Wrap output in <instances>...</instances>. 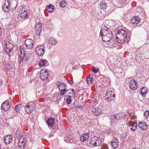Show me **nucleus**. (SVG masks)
Returning <instances> with one entry per match:
<instances>
[{"instance_id":"nucleus-51","label":"nucleus","mask_w":149,"mask_h":149,"mask_svg":"<svg viewBox=\"0 0 149 149\" xmlns=\"http://www.w3.org/2000/svg\"><path fill=\"white\" fill-rule=\"evenodd\" d=\"M130 138H131V139H132L133 140H134L135 139L134 137L132 136V137H130Z\"/></svg>"},{"instance_id":"nucleus-21","label":"nucleus","mask_w":149,"mask_h":149,"mask_svg":"<svg viewBox=\"0 0 149 149\" xmlns=\"http://www.w3.org/2000/svg\"><path fill=\"white\" fill-rule=\"evenodd\" d=\"M106 1L103 0L101 2L100 4V8L101 9L104 10L106 9L107 6V3Z\"/></svg>"},{"instance_id":"nucleus-24","label":"nucleus","mask_w":149,"mask_h":149,"mask_svg":"<svg viewBox=\"0 0 149 149\" xmlns=\"http://www.w3.org/2000/svg\"><path fill=\"white\" fill-rule=\"evenodd\" d=\"M61 96L65 95V97L69 96V95H71V96H74V94L73 93H71L70 92V90L65 89L64 92V94L63 95L60 94Z\"/></svg>"},{"instance_id":"nucleus-38","label":"nucleus","mask_w":149,"mask_h":149,"mask_svg":"<svg viewBox=\"0 0 149 149\" xmlns=\"http://www.w3.org/2000/svg\"><path fill=\"white\" fill-rule=\"evenodd\" d=\"M72 97V96L71 95H69V96L67 97L66 98V101L67 103L68 104H70L71 102V98Z\"/></svg>"},{"instance_id":"nucleus-1","label":"nucleus","mask_w":149,"mask_h":149,"mask_svg":"<svg viewBox=\"0 0 149 149\" xmlns=\"http://www.w3.org/2000/svg\"><path fill=\"white\" fill-rule=\"evenodd\" d=\"M116 36L117 41L119 43H128L130 41V33L123 29L118 30Z\"/></svg>"},{"instance_id":"nucleus-53","label":"nucleus","mask_w":149,"mask_h":149,"mask_svg":"<svg viewBox=\"0 0 149 149\" xmlns=\"http://www.w3.org/2000/svg\"><path fill=\"white\" fill-rule=\"evenodd\" d=\"M16 7H17V6H16L15 7V8H14V10L15 9H16Z\"/></svg>"},{"instance_id":"nucleus-4","label":"nucleus","mask_w":149,"mask_h":149,"mask_svg":"<svg viewBox=\"0 0 149 149\" xmlns=\"http://www.w3.org/2000/svg\"><path fill=\"white\" fill-rule=\"evenodd\" d=\"M122 114V113H119L111 115L110 116L111 123L114 125L116 124L122 118H125V116Z\"/></svg>"},{"instance_id":"nucleus-26","label":"nucleus","mask_w":149,"mask_h":149,"mask_svg":"<svg viewBox=\"0 0 149 149\" xmlns=\"http://www.w3.org/2000/svg\"><path fill=\"white\" fill-rule=\"evenodd\" d=\"M89 137L88 134L87 133L82 134L80 137V140L82 142L86 141L88 139Z\"/></svg>"},{"instance_id":"nucleus-2","label":"nucleus","mask_w":149,"mask_h":149,"mask_svg":"<svg viewBox=\"0 0 149 149\" xmlns=\"http://www.w3.org/2000/svg\"><path fill=\"white\" fill-rule=\"evenodd\" d=\"M21 54L19 56V63L25 64L27 63L30 58V54L29 53H26L24 49L20 50Z\"/></svg>"},{"instance_id":"nucleus-33","label":"nucleus","mask_w":149,"mask_h":149,"mask_svg":"<svg viewBox=\"0 0 149 149\" xmlns=\"http://www.w3.org/2000/svg\"><path fill=\"white\" fill-rule=\"evenodd\" d=\"M132 123H130V126L131 127V129L133 131H134L137 128V124L136 122L133 123L132 122Z\"/></svg>"},{"instance_id":"nucleus-23","label":"nucleus","mask_w":149,"mask_h":149,"mask_svg":"<svg viewBox=\"0 0 149 149\" xmlns=\"http://www.w3.org/2000/svg\"><path fill=\"white\" fill-rule=\"evenodd\" d=\"M55 119L53 118H50L48 119L46 121V123L47 125L50 127H52L54 125V122Z\"/></svg>"},{"instance_id":"nucleus-41","label":"nucleus","mask_w":149,"mask_h":149,"mask_svg":"<svg viewBox=\"0 0 149 149\" xmlns=\"http://www.w3.org/2000/svg\"><path fill=\"white\" fill-rule=\"evenodd\" d=\"M92 70L93 72L96 74L98 72L99 70V68H97L94 66H93L92 68Z\"/></svg>"},{"instance_id":"nucleus-44","label":"nucleus","mask_w":149,"mask_h":149,"mask_svg":"<svg viewBox=\"0 0 149 149\" xmlns=\"http://www.w3.org/2000/svg\"><path fill=\"white\" fill-rule=\"evenodd\" d=\"M6 68L7 70H11L13 68L12 65L8 64H7L6 65Z\"/></svg>"},{"instance_id":"nucleus-52","label":"nucleus","mask_w":149,"mask_h":149,"mask_svg":"<svg viewBox=\"0 0 149 149\" xmlns=\"http://www.w3.org/2000/svg\"><path fill=\"white\" fill-rule=\"evenodd\" d=\"M70 90V92H71L72 91V93H73V92L74 91V89H72V90Z\"/></svg>"},{"instance_id":"nucleus-50","label":"nucleus","mask_w":149,"mask_h":149,"mask_svg":"<svg viewBox=\"0 0 149 149\" xmlns=\"http://www.w3.org/2000/svg\"><path fill=\"white\" fill-rule=\"evenodd\" d=\"M2 81L0 80V87L2 86Z\"/></svg>"},{"instance_id":"nucleus-15","label":"nucleus","mask_w":149,"mask_h":149,"mask_svg":"<svg viewBox=\"0 0 149 149\" xmlns=\"http://www.w3.org/2000/svg\"><path fill=\"white\" fill-rule=\"evenodd\" d=\"M42 27V24L40 22L36 23L35 26V29L36 32L37 34L39 36L41 31Z\"/></svg>"},{"instance_id":"nucleus-49","label":"nucleus","mask_w":149,"mask_h":149,"mask_svg":"<svg viewBox=\"0 0 149 149\" xmlns=\"http://www.w3.org/2000/svg\"><path fill=\"white\" fill-rule=\"evenodd\" d=\"M69 82V83L71 85L72 84L74 83L71 80H70Z\"/></svg>"},{"instance_id":"nucleus-9","label":"nucleus","mask_w":149,"mask_h":149,"mask_svg":"<svg viewBox=\"0 0 149 149\" xmlns=\"http://www.w3.org/2000/svg\"><path fill=\"white\" fill-rule=\"evenodd\" d=\"M56 85L60 91V94L63 95L64 90L66 89L65 84L60 81H58L56 83Z\"/></svg>"},{"instance_id":"nucleus-37","label":"nucleus","mask_w":149,"mask_h":149,"mask_svg":"<svg viewBox=\"0 0 149 149\" xmlns=\"http://www.w3.org/2000/svg\"><path fill=\"white\" fill-rule=\"evenodd\" d=\"M95 140L94 139L93 137L92 138L90 141L89 142L90 144L94 146H97L96 145L95 143Z\"/></svg>"},{"instance_id":"nucleus-40","label":"nucleus","mask_w":149,"mask_h":149,"mask_svg":"<svg viewBox=\"0 0 149 149\" xmlns=\"http://www.w3.org/2000/svg\"><path fill=\"white\" fill-rule=\"evenodd\" d=\"M15 135H16V136L17 137V138L18 139L19 138H20L21 137L20 136H22L21 132H20L18 130H17L15 133Z\"/></svg>"},{"instance_id":"nucleus-39","label":"nucleus","mask_w":149,"mask_h":149,"mask_svg":"<svg viewBox=\"0 0 149 149\" xmlns=\"http://www.w3.org/2000/svg\"><path fill=\"white\" fill-rule=\"evenodd\" d=\"M21 104H18L15 107V109L17 113H19V108L20 107L22 106Z\"/></svg>"},{"instance_id":"nucleus-45","label":"nucleus","mask_w":149,"mask_h":149,"mask_svg":"<svg viewBox=\"0 0 149 149\" xmlns=\"http://www.w3.org/2000/svg\"><path fill=\"white\" fill-rule=\"evenodd\" d=\"M107 97L105 98V99L107 100L108 101H111V100H112L113 99L110 97H109V96H106Z\"/></svg>"},{"instance_id":"nucleus-10","label":"nucleus","mask_w":149,"mask_h":149,"mask_svg":"<svg viewBox=\"0 0 149 149\" xmlns=\"http://www.w3.org/2000/svg\"><path fill=\"white\" fill-rule=\"evenodd\" d=\"M49 73L45 70H41L40 73V77L41 79L44 81L46 80L48 77Z\"/></svg>"},{"instance_id":"nucleus-14","label":"nucleus","mask_w":149,"mask_h":149,"mask_svg":"<svg viewBox=\"0 0 149 149\" xmlns=\"http://www.w3.org/2000/svg\"><path fill=\"white\" fill-rule=\"evenodd\" d=\"M129 86L130 88L134 90L137 87V84L135 81L133 79L130 80L129 82Z\"/></svg>"},{"instance_id":"nucleus-25","label":"nucleus","mask_w":149,"mask_h":149,"mask_svg":"<svg viewBox=\"0 0 149 149\" xmlns=\"http://www.w3.org/2000/svg\"><path fill=\"white\" fill-rule=\"evenodd\" d=\"M138 126L143 130H146L148 127L147 125L145 122H139L138 124Z\"/></svg>"},{"instance_id":"nucleus-16","label":"nucleus","mask_w":149,"mask_h":149,"mask_svg":"<svg viewBox=\"0 0 149 149\" xmlns=\"http://www.w3.org/2000/svg\"><path fill=\"white\" fill-rule=\"evenodd\" d=\"M119 140L116 137L113 138L111 142V145L112 147L114 148H117L119 145Z\"/></svg>"},{"instance_id":"nucleus-5","label":"nucleus","mask_w":149,"mask_h":149,"mask_svg":"<svg viewBox=\"0 0 149 149\" xmlns=\"http://www.w3.org/2000/svg\"><path fill=\"white\" fill-rule=\"evenodd\" d=\"M15 46L9 42L6 43L4 46V50L5 53L8 56H10L11 52H13L14 47Z\"/></svg>"},{"instance_id":"nucleus-8","label":"nucleus","mask_w":149,"mask_h":149,"mask_svg":"<svg viewBox=\"0 0 149 149\" xmlns=\"http://www.w3.org/2000/svg\"><path fill=\"white\" fill-rule=\"evenodd\" d=\"M109 31H111L110 29H109L107 27L105 26L104 25H102L101 31L100 33L99 38L100 37H101L104 35H107L108 33H109Z\"/></svg>"},{"instance_id":"nucleus-22","label":"nucleus","mask_w":149,"mask_h":149,"mask_svg":"<svg viewBox=\"0 0 149 149\" xmlns=\"http://www.w3.org/2000/svg\"><path fill=\"white\" fill-rule=\"evenodd\" d=\"M12 141L13 137L11 135H8L4 138V142L6 144H10Z\"/></svg>"},{"instance_id":"nucleus-17","label":"nucleus","mask_w":149,"mask_h":149,"mask_svg":"<svg viewBox=\"0 0 149 149\" xmlns=\"http://www.w3.org/2000/svg\"><path fill=\"white\" fill-rule=\"evenodd\" d=\"M19 15L22 18H26L28 17L27 12L25 9L22 8V9L19 11Z\"/></svg>"},{"instance_id":"nucleus-47","label":"nucleus","mask_w":149,"mask_h":149,"mask_svg":"<svg viewBox=\"0 0 149 149\" xmlns=\"http://www.w3.org/2000/svg\"><path fill=\"white\" fill-rule=\"evenodd\" d=\"M130 118H131V120H135L136 118V117H135V116H134V117L132 116Z\"/></svg>"},{"instance_id":"nucleus-13","label":"nucleus","mask_w":149,"mask_h":149,"mask_svg":"<svg viewBox=\"0 0 149 149\" xmlns=\"http://www.w3.org/2000/svg\"><path fill=\"white\" fill-rule=\"evenodd\" d=\"M91 111L93 114L95 116H98L100 114L101 110L98 107L94 106L92 108Z\"/></svg>"},{"instance_id":"nucleus-19","label":"nucleus","mask_w":149,"mask_h":149,"mask_svg":"<svg viewBox=\"0 0 149 149\" xmlns=\"http://www.w3.org/2000/svg\"><path fill=\"white\" fill-rule=\"evenodd\" d=\"M10 3L7 0V2H6L3 6H2V8L3 10L5 12H8L10 9Z\"/></svg>"},{"instance_id":"nucleus-20","label":"nucleus","mask_w":149,"mask_h":149,"mask_svg":"<svg viewBox=\"0 0 149 149\" xmlns=\"http://www.w3.org/2000/svg\"><path fill=\"white\" fill-rule=\"evenodd\" d=\"M140 20V18L137 16H135L132 17L131 20L132 24H133L134 25H137Z\"/></svg>"},{"instance_id":"nucleus-30","label":"nucleus","mask_w":149,"mask_h":149,"mask_svg":"<svg viewBox=\"0 0 149 149\" xmlns=\"http://www.w3.org/2000/svg\"><path fill=\"white\" fill-rule=\"evenodd\" d=\"M46 10L48 12L52 13L54 10V6L53 5L50 4L46 7Z\"/></svg>"},{"instance_id":"nucleus-28","label":"nucleus","mask_w":149,"mask_h":149,"mask_svg":"<svg viewBox=\"0 0 149 149\" xmlns=\"http://www.w3.org/2000/svg\"><path fill=\"white\" fill-rule=\"evenodd\" d=\"M148 88L146 87H143L139 90L140 91L141 95L143 96H144L148 92Z\"/></svg>"},{"instance_id":"nucleus-46","label":"nucleus","mask_w":149,"mask_h":149,"mask_svg":"<svg viewBox=\"0 0 149 149\" xmlns=\"http://www.w3.org/2000/svg\"><path fill=\"white\" fill-rule=\"evenodd\" d=\"M102 149H108L109 148L107 145H105L103 146L101 148Z\"/></svg>"},{"instance_id":"nucleus-42","label":"nucleus","mask_w":149,"mask_h":149,"mask_svg":"<svg viewBox=\"0 0 149 149\" xmlns=\"http://www.w3.org/2000/svg\"><path fill=\"white\" fill-rule=\"evenodd\" d=\"M66 3L65 0H62L60 2V7H64L65 6Z\"/></svg>"},{"instance_id":"nucleus-3","label":"nucleus","mask_w":149,"mask_h":149,"mask_svg":"<svg viewBox=\"0 0 149 149\" xmlns=\"http://www.w3.org/2000/svg\"><path fill=\"white\" fill-rule=\"evenodd\" d=\"M109 33L107 35H104L100 37V39H101L104 42H107L109 47H111L113 45V42L111 40L112 38V34L111 31H109Z\"/></svg>"},{"instance_id":"nucleus-27","label":"nucleus","mask_w":149,"mask_h":149,"mask_svg":"<svg viewBox=\"0 0 149 149\" xmlns=\"http://www.w3.org/2000/svg\"><path fill=\"white\" fill-rule=\"evenodd\" d=\"M94 139L95 140V143L96 145L97 146H99L101 144V139L99 137H93Z\"/></svg>"},{"instance_id":"nucleus-43","label":"nucleus","mask_w":149,"mask_h":149,"mask_svg":"<svg viewBox=\"0 0 149 149\" xmlns=\"http://www.w3.org/2000/svg\"><path fill=\"white\" fill-rule=\"evenodd\" d=\"M143 115L145 118H147L149 115V110H146V111L144 113Z\"/></svg>"},{"instance_id":"nucleus-7","label":"nucleus","mask_w":149,"mask_h":149,"mask_svg":"<svg viewBox=\"0 0 149 149\" xmlns=\"http://www.w3.org/2000/svg\"><path fill=\"white\" fill-rule=\"evenodd\" d=\"M45 47L42 45H40L37 47L36 48V52L38 55L42 56L45 52Z\"/></svg>"},{"instance_id":"nucleus-54","label":"nucleus","mask_w":149,"mask_h":149,"mask_svg":"<svg viewBox=\"0 0 149 149\" xmlns=\"http://www.w3.org/2000/svg\"><path fill=\"white\" fill-rule=\"evenodd\" d=\"M1 149V144H0V149Z\"/></svg>"},{"instance_id":"nucleus-31","label":"nucleus","mask_w":149,"mask_h":149,"mask_svg":"<svg viewBox=\"0 0 149 149\" xmlns=\"http://www.w3.org/2000/svg\"><path fill=\"white\" fill-rule=\"evenodd\" d=\"M106 96H109L113 99L115 97V95L114 94L113 92L110 91H107V92Z\"/></svg>"},{"instance_id":"nucleus-34","label":"nucleus","mask_w":149,"mask_h":149,"mask_svg":"<svg viewBox=\"0 0 149 149\" xmlns=\"http://www.w3.org/2000/svg\"><path fill=\"white\" fill-rule=\"evenodd\" d=\"M49 43L53 45H55L57 44V41L54 38H49L48 40Z\"/></svg>"},{"instance_id":"nucleus-48","label":"nucleus","mask_w":149,"mask_h":149,"mask_svg":"<svg viewBox=\"0 0 149 149\" xmlns=\"http://www.w3.org/2000/svg\"><path fill=\"white\" fill-rule=\"evenodd\" d=\"M2 35V30L0 26V36H1Z\"/></svg>"},{"instance_id":"nucleus-32","label":"nucleus","mask_w":149,"mask_h":149,"mask_svg":"<svg viewBox=\"0 0 149 149\" xmlns=\"http://www.w3.org/2000/svg\"><path fill=\"white\" fill-rule=\"evenodd\" d=\"M127 0H117L116 3L118 7H121L126 1Z\"/></svg>"},{"instance_id":"nucleus-11","label":"nucleus","mask_w":149,"mask_h":149,"mask_svg":"<svg viewBox=\"0 0 149 149\" xmlns=\"http://www.w3.org/2000/svg\"><path fill=\"white\" fill-rule=\"evenodd\" d=\"M11 103L8 101L3 102L1 106L2 109L5 111H8L11 106Z\"/></svg>"},{"instance_id":"nucleus-36","label":"nucleus","mask_w":149,"mask_h":149,"mask_svg":"<svg viewBox=\"0 0 149 149\" xmlns=\"http://www.w3.org/2000/svg\"><path fill=\"white\" fill-rule=\"evenodd\" d=\"M73 139H72L71 138H70L68 136H65L64 138V140L67 143H72L74 141L73 140Z\"/></svg>"},{"instance_id":"nucleus-29","label":"nucleus","mask_w":149,"mask_h":149,"mask_svg":"<svg viewBox=\"0 0 149 149\" xmlns=\"http://www.w3.org/2000/svg\"><path fill=\"white\" fill-rule=\"evenodd\" d=\"M47 63V61L44 59H42L40 60L38 64V65L40 67L43 65H46Z\"/></svg>"},{"instance_id":"nucleus-6","label":"nucleus","mask_w":149,"mask_h":149,"mask_svg":"<svg viewBox=\"0 0 149 149\" xmlns=\"http://www.w3.org/2000/svg\"><path fill=\"white\" fill-rule=\"evenodd\" d=\"M22 107H24L25 111L27 113L30 114L33 111L34 106L33 102H29L26 103L25 105L22 104Z\"/></svg>"},{"instance_id":"nucleus-18","label":"nucleus","mask_w":149,"mask_h":149,"mask_svg":"<svg viewBox=\"0 0 149 149\" xmlns=\"http://www.w3.org/2000/svg\"><path fill=\"white\" fill-rule=\"evenodd\" d=\"M25 44L27 48L31 49L33 46V41L31 39H26L25 40Z\"/></svg>"},{"instance_id":"nucleus-35","label":"nucleus","mask_w":149,"mask_h":149,"mask_svg":"<svg viewBox=\"0 0 149 149\" xmlns=\"http://www.w3.org/2000/svg\"><path fill=\"white\" fill-rule=\"evenodd\" d=\"M93 75L90 74L89 76L87 77L86 78V82L88 84H91L93 81Z\"/></svg>"},{"instance_id":"nucleus-12","label":"nucleus","mask_w":149,"mask_h":149,"mask_svg":"<svg viewBox=\"0 0 149 149\" xmlns=\"http://www.w3.org/2000/svg\"><path fill=\"white\" fill-rule=\"evenodd\" d=\"M26 138L24 136H22L20 138L19 140V143L18 144V146L19 147H21L22 146L21 149H24L25 144L26 142Z\"/></svg>"}]
</instances>
